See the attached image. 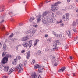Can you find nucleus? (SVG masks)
Listing matches in <instances>:
<instances>
[{
  "label": "nucleus",
  "mask_w": 78,
  "mask_h": 78,
  "mask_svg": "<svg viewBox=\"0 0 78 78\" xmlns=\"http://www.w3.org/2000/svg\"><path fill=\"white\" fill-rule=\"evenodd\" d=\"M32 42L33 41L31 40H29L27 42V41H26L23 44V45L24 47H27V46H29V48L32 46ZM28 43L29 44H28Z\"/></svg>",
  "instance_id": "1"
},
{
  "label": "nucleus",
  "mask_w": 78,
  "mask_h": 78,
  "mask_svg": "<svg viewBox=\"0 0 78 78\" xmlns=\"http://www.w3.org/2000/svg\"><path fill=\"white\" fill-rule=\"evenodd\" d=\"M61 3V2L59 1L56 2V3L53 5H52V6L51 7V9L52 11H55L56 10H58V9H59V8L58 7L56 8L55 6H56L58 5L59 4H60Z\"/></svg>",
  "instance_id": "2"
},
{
  "label": "nucleus",
  "mask_w": 78,
  "mask_h": 78,
  "mask_svg": "<svg viewBox=\"0 0 78 78\" xmlns=\"http://www.w3.org/2000/svg\"><path fill=\"white\" fill-rule=\"evenodd\" d=\"M29 33H30V36H33L34 34L36 33V30H33L32 29H29L28 30L26 31L24 33L25 34H28Z\"/></svg>",
  "instance_id": "3"
},
{
  "label": "nucleus",
  "mask_w": 78,
  "mask_h": 78,
  "mask_svg": "<svg viewBox=\"0 0 78 78\" xmlns=\"http://www.w3.org/2000/svg\"><path fill=\"white\" fill-rule=\"evenodd\" d=\"M23 65L21 64L18 65L16 67V69L18 71L19 73H22L23 71Z\"/></svg>",
  "instance_id": "4"
},
{
  "label": "nucleus",
  "mask_w": 78,
  "mask_h": 78,
  "mask_svg": "<svg viewBox=\"0 0 78 78\" xmlns=\"http://www.w3.org/2000/svg\"><path fill=\"white\" fill-rule=\"evenodd\" d=\"M41 78V76L40 75L39 76H37L36 73H33L31 75V78Z\"/></svg>",
  "instance_id": "5"
},
{
  "label": "nucleus",
  "mask_w": 78,
  "mask_h": 78,
  "mask_svg": "<svg viewBox=\"0 0 78 78\" xmlns=\"http://www.w3.org/2000/svg\"><path fill=\"white\" fill-rule=\"evenodd\" d=\"M70 14L69 13H66L65 15L66 17H66H65V16L63 15V19H64V21H68L69 20V18H67V17L69 16V15Z\"/></svg>",
  "instance_id": "6"
},
{
  "label": "nucleus",
  "mask_w": 78,
  "mask_h": 78,
  "mask_svg": "<svg viewBox=\"0 0 78 78\" xmlns=\"http://www.w3.org/2000/svg\"><path fill=\"white\" fill-rule=\"evenodd\" d=\"M8 58L5 57L2 59V62L3 64H5L8 62Z\"/></svg>",
  "instance_id": "7"
},
{
  "label": "nucleus",
  "mask_w": 78,
  "mask_h": 78,
  "mask_svg": "<svg viewBox=\"0 0 78 78\" xmlns=\"http://www.w3.org/2000/svg\"><path fill=\"white\" fill-rule=\"evenodd\" d=\"M43 69H44L43 67L40 66L38 68V72H39V73H42V72H43Z\"/></svg>",
  "instance_id": "8"
},
{
  "label": "nucleus",
  "mask_w": 78,
  "mask_h": 78,
  "mask_svg": "<svg viewBox=\"0 0 78 78\" xmlns=\"http://www.w3.org/2000/svg\"><path fill=\"white\" fill-rule=\"evenodd\" d=\"M28 36H26L22 38L21 39V41H26L27 40H28Z\"/></svg>",
  "instance_id": "9"
},
{
  "label": "nucleus",
  "mask_w": 78,
  "mask_h": 78,
  "mask_svg": "<svg viewBox=\"0 0 78 78\" xmlns=\"http://www.w3.org/2000/svg\"><path fill=\"white\" fill-rule=\"evenodd\" d=\"M3 67H4V70L5 72H8V70H9V67H8V66H3Z\"/></svg>",
  "instance_id": "10"
},
{
  "label": "nucleus",
  "mask_w": 78,
  "mask_h": 78,
  "mask_svg": "<svg viewBox=\"0 0 78 78\" xmlns=\"http://www.w3.org/2000/svg\"><path fill=\"white\" fill-rule=\"evenodd\" d=\"M39 42V40L38 39H36L35 40L34 44V46H36V45L37 44V43Z\"/></svg>",
  "instance_id": "11"
},
{
  "label": "nucleus",
  "mask_w": 78,
  "mask_h": 78,
  "mask_svg": "<svg viewBox=\"0 0 78 78\" xmlns=\"http://www.w3.org/2000/svg\"><path fill=\"white\" fill-rule=\"evenodd\" d=\"M37 21L38 22H39V21H40V20H42V18H41V15H39V16H37Z\"/></svg>",
  "instance_id": "12"
},
{
  "label": "nucleus",
  "mask_w": 78,
  "mask_h": 78,
  "mask_svg": "<svg viewBox=\"0 0 78 78\" xmlns=\"http://www.w3.org/2000/svg\"><path fill=\"white\" fill-rule=\"evenodd\" d=\"M14 68H12L10 69L9 70L8 72V73L9 74H11V73L12 72H14Z\"/></svg>",
  "instance_id": "13"
},
{
  "label": "nucleus",
  "mask_w": 78,
  "mask_h": 78,
  "mask_svg": "<svg viewBox=\"0 0 78 78\" xmlns=\"http://www.w3.org/2000/svg\"><path fill=\"white\" fill-rule=\"evenodd\" d=\"M59 43L57 41H55V42L53 43V46H54V47H56L57 45H59Z\"/></svg>",
  "instance_id": "14"
},
{
  "label": "nucleus",
  "mask_w": 78,
  "mask_h": 78,
  "mask_svg": "<svg viewBox=\"0 0 78 78\" xmlns=\"http://www.w3.org/2000/svg\"><path fill=\"white\" fill-rule=\"evenodd\" d=\"M65 69H66V67H62L58 70V72H63Z\"/></svg>",
  "instance_id": "15"
},
{
  "label": "nucleus",
  "mask_w": 78,
  "mask_h": 78,
  "mask_svg": "<svg viewBox=\"0 0 78 78\" xmlns=\"http://www.w3.org/2000/svg\"><path fill=\"white\" fill-rule=\"evenodd\" d=\"M49 13V12L48 11H46L45 12H44L43 13L42 16L43 17H44V16H45L47 14Z\"/></svg>",
  "instance_id": "16"
},
{
  "label": "nucleus",
  "mask_w": 78,
  "mask_h": 78,
  "mask_svg": "<svg viewBox=\"0 0 78 78\" xmlns=\"http://www.w3.org/2000/svg\"><path fill=\"white\" fill-rule=\"evenodd\" d=\"M5 29V27L4 26V25H1L0 27V30L2 31H3V30H4Z\"/></svg>",
  "instance_id": "17"
},
{
  "label": "nucleus",
  "mask_w": 78,
  "mask_h": 78,
  "mask_svg": "<svg viewBox=\"0 0 78 78\" xmlns=\"http://www.w3.org/2000/svg\"><path fill=\"white\" fill-rule=\"evenodd\" d=\"M51 17H53V18H56V16L55 15V14L53 13V12L51 13Z\"/></svg>",
  "instance_id": "18"
},
{
  "label": "nucleus",
  "mask_w": 78,
  "mask_h": 78,
  "mask_svg": "<svg viewBox=\"0 0 78 78\" xmlns=\"http://www.w3.org/2000/svg\"><path fill=\"white\" fill-rule=\"evenodd\" d=\"M67 33L68 35V36L69 37H71V33H70V31H67Z\"/></svg>",
  "instance_id": "19"
},
{
  "label": "nucleus",
  "mask_w": 78,
  "mask_h": 78,
  "mask_svg": "<svg viewBox=\"0 0 78 78\" xmlns=\"http://www.w3.org/2000/svg\"><path fill=\"white\" fill-rule=\"evenodd\" d=\"M40 66L38 64H37L34 65V69H36L37 68H39Z\"/></svg>",
  "instance_id": "20"
},
{
  "label": "nucleus",
  "mask_w": 78,
  "mask_h": 78,
  "mask_svg": "<svg viewBox=\"0 0 78 78\" xmlns=\"http://www.w3.org/2000/svg\"><path fill=\"white\" fill-rule=\"evenodd\" d=\"M36 62H35V59H33L32 62H31V64H36Z\"/></svg>",
  "instance_id": "21"
},
{
  "label": "nucleus",
  "mask_w": 78,
  "mask_h": 78,
  "mask_svg": "<svg viewBox=\"0 0 78 78\" xmlns=\"http://www.w3.org/2000/svg\"><path fill=\"white\" fill-rule=\"evenodd\" d=\"M9 14L10 15H11V17H12V16H14L15 15L12 12H9Z\"/></svg>",
  "instance_id": "22"
},
{
  "label": "nucleus",
  "mask_w": 78,
  "mask_h": 78,
  "mask_svg": "<svg viewBox=\"0 0 78 78\" xmlns=\"http://www.w3.org/2000/svg\"><path fill=\"white\" fill-rule=\"evenodd\" d=\"M0 9H1L0 11H1V12H3V11H4V6H2V7H1L0 8ZM2 9V10H1Z\"/></svg>",
  "instance_id": "23"
},
{
  "label": "nucleus",
  "mask_w": 78,
  "mask_h": 78,
  "mask_svg": "<svg viewBox=\"0 0 78 78\" xmlns=\"http://www.w3.org/2000/svg\"><path fill=\"white\" fill-rule=\"evenodd\" d=\"M6 45L5 44H4L3 45V50L4 51H5L6 50Z\"/></svg>",
  "instance_id": "24"
},
{
  "label": "nucleus",
  "mask_w": 78,
  "mask_h": 78,
  "mask_svg": "<svg viewBox=\"0 0 78 78\" xmlns=\"http://www.w3.org/2000/svg\"><path fill=\"white\" fill-rule=\"evenodd\" d=\"M35 19V18L34 17H32L30 19V22H32L33 20H34Z\"/></svg>",
  "instance_id": "25"
},
{
  "label": "nucleus",
  "mask_w": 78,
  "mask_h": 78,
  "mask_svg": "<svg viewBox=\"0 0 78 78\" xmlns=\"http://www.w3.org/2000/svg\"><path fill=\"white\" fill-rule=\"evenodd\" d=\"M58 49V47H55V48H53L52 49V51H55V50H57Z\"/></svg>",
  "instance_id": "26"
},
{
  "label": "nucleus",
  "mask_w": 78,
  "mask_h": 78,
  "mask_svg": "<svg viewBox=\"0 0 78 78\" xmlns=\"http://www.w3.org/2000/svg\"><path fill=\"white\" fill-rule=\"evenodd\" d=\"M72 30L74 31V32H75L76 33V28L75 27H73L72 28Z\"/></svg>",
  "instance_id": "27"
},
{
  "label": "nucleus",
  "mask_w": 78,
  "mask_h": 78,
  "mask_svg": "<svg viewBox=\"0 0 78 78\" xmlns=\"http://www.w3.org/2000/svg\"><path fill=\"white\" fill-rule=\"evenodd\" d=\"M33 27H34L35 28H38V27H39V26H38V25H36V24H34L33 25Z\"/></svg>",
  "instance_id": "28"
},
{
  "label": "nucleus",
  "mask_w": 78,
  "mask_h": 78,
  "mask_svg": "<svg viewBox=\"0 0 78 78\" xmlns=\"http://www.w3.org/2000/svg\"><path fill=\"white\" fill-rule=\"evenodd\" d=\"M72 26H75L76 25V22H73L72 24Z\"/></svg>",
  "instance_id": "29"
},
{
  "label": "nucleus",
  "mask_w": 78,
  "mask_h": 78,
  "mask_svg": "<svg viewBox=\"0 0 78 78\" xmlns=\"http://www.w3.org/2000/svg\"><path fill=\"white\" fill-rule=\"evenodd\" d=\"M5 55H6V52H4L2 53V56L3 57L5 56Z\"/></svg>",
  "instance_id": "30"
},
{
  "label": "nucleus",
  "mask_w": 78,
  "mask_h": 78,
  "mask_svg": "<svg viewBox=\"0 0 78 78\" xmlns=\"http://www.w3.org/2000/svg\"><path fill=\"white\" fill-rule=\"evenodd\" d=\"M13 36H14V34H13V33H12L9 37H13Z\"/></svg>",
  "instance_id": "31"
},
{
  "label": "nucleus",
  "mask_w": 78,
  "mask_h": 78,
  "mask_svg": "<svg viewBox=\"0 0 78 78\" xmlns=\"http://www.w3.org/2000/svg\"><path fill=\"white\" fill-rule=\"evenodd\" d=\"M17 59H19V60L21 59V57H20V56H18L16 58Z\"/></svg>",
  "instance_id": "32"
},
{
  "label": "nucleus",
  "mask_w": 78,
  "mask_h": 78,
  "mask_svg": "<svg viewBox=\"0 0 78 78\" xmlns=\"http://www.w3.org/2000/svg\"><path fill=\"white\" fill-rule=\"evenodd\" d=\"M27 64V61H24V66H26V64Z\"/></svg>",
  "instance_id": "33"
},
{
  "label": "nucleus",
  "mask_w": 78,
  "mask_h": 78,
  "mask_svg": "<svg viewBox=\"0 0 78 78\" xmlns=\"http://www.w3.org/2000/svg\"><path fill=\"white\" fill-rule=\"evenodd\" d=\"M12 64L14 65H16V64H17V62L14 61V62H12Z\"/></svg>",
  "instance_id": "34"
},
{
  "label": "nucleus",
  "mask_w": 78,
  "mask_h": 78,
  "mask_svg": "<svg viewBox=\"0 0 78 78\" xmlns=\"http://www.w3.org/2000/svg\"><path fill=\"white\" fill-rule=\"evenodd\" d=\"M3 66L2 67V66H1V65H0V70H2L3 69Z\"/></svg>",
  "instance_id": "35"
},
{
  "label": "nucleus",
  "mask_w": 78,
  "mask_h": 78,
  "mask_svg": "<svg viewBox=\"0 0 78 78\" xmlns=\"http://www.w3.org/2000/svg\"><path fill=\"white\" fill-rule=\"evenodd\" d=\"M52 33L54 35H56V32H54V31L52 32Z\"/></svg>",
  "instance_id": "36"
},
{
  "label": "nucleus",
  "mask_w": 78,
  "mask_h": 78,
  "mask_svg": "<svg viewBox=\"0 0 78 78\" xmlns=\"http://www.w3.org/2000/svg\"><path fill=\"white\" fill-rule=\"evenodd\" d=\"M30 55H27V56L26 57V58H27V59H29V58H30Z\"/></svg>",
  "instance_id": "37"
},
{
  "label": "nucleus",
  "mask_w": 78,
  "mask_h": 78,
  "mask_svg": "<svg viewBox=\"0 0 78 78\" xmlns=\"http://www.w3.org/2000/svg\"><path fill=\"white\" fill-rule=\"evenodd\" d=\"M43 5L42 3H41L39 5V7H41V6H42Z\"/></svg>",
  "instance_id": "38"
},
{
  "label": "nucleus",
  "mask_w": 78,
  "mask_h": 78,
  "mask_svg": "<svg viewBox=\"0 0 78 78\" xmlns=\"http://www.w3.org/2000/svg\"><path fill=\"white\" fill-rule=\"evenodd\" d=\"M18 59H17V58H16L14 59V61H15V62H17V61Z\"/></svg>",
  "instance_id": "39"
},
{
  "label": "nucleus",
  "mask_w": 78,
  "mask_h": 78,
  "mask_svg": "<svg viewBox=\"0 0 78 78\" xmlns=\"http://www.w3.org/2000/svg\"><path fill=\"white\" fill-rule=\"evenodd\" d=\"M22 53H23L24 52H25V51L24 50H22L21 51Z\"/></svg>",
  "instance_id": "40"
},
{
  "label": "nucleus",
  "mask_w": 78,
  "mask_h": 78,
  "mask_svg": "<svg viewBox=\"0 0 78 78\" xmlns=\"http://www.w3.org/2000/svg\"><path fill=\"white\" fill-rule=\"evenodd\" d=\"M27 55H30V51H29L27 52Z\"/></svg>",
  "instance_id": "41"
},
{
  "label": "nucleus",
  "mask_w": 78,
  "mask_h": 78,
  "mask_svg": "<svg viewBox=\"0 0 78 78\" xmlns=\"http://www.w3.org/2000/svg\"><path fill=\"white\" fill-rule=\"evenodd\" d=\"M48 50H49V49H48V48H46L45 51H48Z\"/></svg>",
  "instance_id": "42"
},
{
  "label": "nucleus",
  "mask_w": 78,
  "mask_h": 78,
  "mask_svg": "<svg viewBox=\"0 0 78 78\" xmlns=\"http://www.w3.org/2000/svg\"><path fill=\"white\" fill-rule=\"evenodd\" d=\"M3 78H8V76H3Z\"/></svg>",
  "instance_id": "43"
},
{
  "label": "nucleus",
  "mask_w": 78,
  "mask_h": 78,
  "mask_svg": "<svg viewBox=\"0 0 78 78\" xmlns=\"http://www.w3.org/2000/svg\"><path fill=\"white\" fill-rule=\"evenodd\" d=\"M55 36L57 37H59V35L58 34H55Z\"/></svg>",
  "instance_id": "44"
},
{
  "label": "nucleus",
  "mask_w": 78,
  "mask_h": 78,
  "mask_svg": "<svg viewBox=\"0 0 78 78\" xmlns=\"http://www.w3.org/2000/svg\"><path fill=\"white\" fill-rule=\"evenodd\" d=\"M62 36V34H60L59 35V37H61Z\"/></svg>",
  "instance_id": "45"
},
{
  "label": "nucleus",
  "mask_w": 78,
  "mask_h": 78,
  "mask_svg": "<svg viewBox=\"0 0 78 78\" xmlns=\"http://www.w3.org/2000/svg\"><path fill=\"white\" fill-rule=\"evenodd\" d=\"M14 0H9V2H14Z\"/></svg>",
  "instance_id": "46"
},
{
  "label": "nucleus",
  "mask_w": 78,
  "mask_h": 78,
  "mask_svg": "<svg viewBox=\"0 0 78 78\" xmlns=\"http://www.w3.org/2000/svg\"><path fill=\"white\" fill-rule=\"evenodd\" d=\"M50 2V1H46L45 2V3H49Z\"/></svg>",
  "instance_id": "47"
},
{
  "label": "nucleus",
  "mask_w": 78,
  "mask_h": 78,
  "mask_svg": "<svg viewBox=\"0 0 78 78\" xmlns=\"http://www.w3.org/2000/svg\"><path fill=\"white\" fill-rule=\"evenodd\" d=\"M11 56L10 55H9L8 54L7 55V57H8H8H11Z\"/></svg>",
  "instance_id": "48"
},
{
  "label": "nucleus",
  "mask_w": 78,
  "mask_h": 78,
  "mask_svg": "<svg viewBox=\"0 0 78 78\" xmlns=\"http://www.w3.org/2000/svg\"><path fill=\"white\" fill-rule=\"evenodd\" d=\"M43 23H46V22L45 21L43 20Z\"/></svg>",
  "instance_id": "49"
},
{
  "label": "nucleus",
  "mask_w": 78,
  "mask_h": 78,
  "mask_svg": "<svg viewBox=\"0 0 78 78\" xmlns=\"http://www.w3.org/2000/svg\"><path fill=\"white\" fill-rule=\"evenodd\" d=\"M19 45H18V46H17L16 47V50H18V47H19Z\"/></svg>",
  "instance_id": "50"
},
{
  "label": "nucleus",
  "mask_w": 78,
  "mask_h": 78,
  "mask_svg": "<svg viewBox=\"0 0 78 78\" xmlns=\"http://www.w3.org/2000/svg\"><path fill=\"white\" fill-rule=\"evenodd\" d=\"M60 23H62V20H61L59 22Z\"/></svg>",
  "instance_id": "51"
},
{
  "label": "nucleus",
  "mask_w": 78,
  "mask_h": 78,
  "mask_svg": "<svg viewBox=\"0 0 78 78\" xmlns=\"http://www.w3.org/2000/svg\"><path fill=\"white\" fill-rule=\"evenodd\" d=\"M76 23H78V20H76Z\"/></svg>",
  "instance_id": "52"
},
{
  "label": "nucleus",
  "mask_w": 78,
  "mask_h": 78,
  "mask_svg": "<svg viewBox=\"0 0 78 78\" xmlns=\"http://www.w3.org/2000/svg\"><path fill=\"white\" fill-rule=\"evenodd\" d=\"M70 59H71V60H72V56H70Z\"/></svg>",
  "instance_id": "53"
},
{
  "label": "nucleus",
  "mask_w": 78,
  "mask_h": 78,
  "mask_svg": "<svg viewBox=\"0 0 78 78\" xmlns=\"http://www.w3.org/2000/svg\"><path fill=\"white\" fill-rule=\"evenodd\" d=\"M70 0H67V2H68V3H69V2H70Z\"/></svg>",
  "instance_id": "54"
},
{
  "label": "nucleus",
  "mask_w": 78,
  "mask_h": 78,
  "mask_svg": "<svg viewBox=\"0 0 78 78\" xmlns=\"http://www.w3.org/2000/svg\"><path fill=\"white\" fill-rule=\"evenodd\" d=\"M59 23H60L59 22L57 21L56 24H59Z\"/></svg>",
  "instance_id": "55"
},
{
  "label": "nucleus",
  "mask_w": 78,
  "mask_h": 78,
  "mask_svg": "<svg viewBox=\"0 0 78 78\" xmlns=\"http://www.w3.org/2000/svg\"><path fill=\"white\" fill-rule=\"evenodd\" d=\"M65 49H67V46H65Z\"/></svg>",
  "instance_id": "56"
},
{
  "label": "nucleus",
  "mask_w": 78,
  "mask_h": 78,
  "mask_svg": "<svg viewBox=\"0 0 78 78\" xmlns=\"http://www.w3.org/2000/svg\"><path fill=\"white\" fill-rule=\"evenodd\" d=\"M57 64L56 63H55L54 64V66H57Z\"/></svg>",
  "instance_id": "57"
},
{
  "label": "nucleus",
  "mask_w": 78,
  "mask_h": 78,
  "mask_svg": "<svg viewBox=\"0 0 78 78\" xmlns=\"http://www.w3.org/2000/svg\"><path fill=\"white\" fill-rule=\"evenodd\" d=\"M52 59H55V57H53Z\"/></svg>",
  "instance_id": "58"
},
{
  "label": "nucleus",
  "mask_w": 78,
  "mask_h": 78,
  "mask_svg": "<svg viewBox=\"0 0 78 78\" xmlns=\"http://www.w3.org/2000/svg\"><path fill=\"white\" fill-rule=\"evenodd\" d=\"M45 37H48V35L46 34V35H45Z\"/></svg>",
  "instance_id": "59"
},
{
  "label": "nucleus",
  "mask_w": 78,
  "mask_h": 78,
  "mask_svg": "<svg viewBox=\"0 0 78 78\" xmlns=\"http://www.w3.org/2000/svg\"><path fill=\"white\" fill-rule=\"evenodd\" d=\"M38 52L39 53H41V51H39Z\"/></svg>",
  "instance_id": "60"
},
{
  "label": "nucleus",
  "mask_w": 78,
  "mask_h": 78,
  "mask_svg": "<svg viewBox=\"0 0 78 78\" xmlns=\"http://www.w3.org/2000/svg\"><path fill=\"white\" fill-rule=\"evenodd\" d=\"M73 76H75V73H73Z\"/></svg>",
  "instance_id": "61"
},
{
  "label": "nucleus",
  "mask_w": 78,
  "mask_h": 78,
  "mask_svg": "<svg viewBox=\"0 0 78 78\" xmlns=\"http://www.w3.org/2000/svg\"><path fill=\"white\" fill-rule=\"evenodd\" d=\"M4 22V20H2L1 22V23H2V22Z\"/></svg>",
  "instance_id": "62"
},
{
  "label": "nucleus",
  "mask_w": 78,
  "mask_h": 78,
  "mask_svg": "<svg viewBox=\"0 0 78 78\" xmlns=\"http://www.w3.org/2000/svg\"><path fill=\"white\" fill-rule=\"evenodd\" d=\"M36 55H37V54H38V52H37H37H36Z\"/></svg>",
  "instance_id": "63"
},
{
  "label": "nucleus",
  "mask_w": 78,
  "mask_h": 78,
  "mask_svg": "<svg viewBox=\"0 0 78 78\" xmlns=\"http://www.w3.org/2000/svg\"><path fill=\"white\" fill-rule=\"evenodd\" d=\"M76 12H78V9L76 10Z\"/></svg>",
  "instance_id": "64"
}]
</instances>
